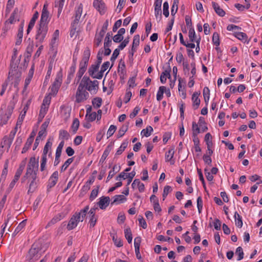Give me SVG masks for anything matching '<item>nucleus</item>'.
Listing matches in <instances>:
<instances>
[{
	"label": "nucleus",
	"mask_w": 262,
	"mask_h": 262,
	"mask_svg": "<svg viewBox=\"0 0 262 262\" xmlns=\"http://www.w3.org/2000/svg\"><path fill=\"white\" fill-rule=\"evenodd\" d=\"M139 43L140 36L138 34L135 35L134 36L131 50L129 51V58L130 60H133L134 53L136 51L137 48L139 45Z\"/></svg>",
	"instance_id": "10"
},
{
	"label": "nucleus",
	"mask_w": 262,
	"mask_h": 262,
	"mask_svg": "<svg viewBox=\"0 0 262 262\" xmlns=\"http://www.w3.org/2000/svg\"><path fill=\"white\" fill-rule=\"evenodd\" d=\"M31 182L29 184V187L28 191V193H33L37 187V183L36 182V180L30 179Z\"/></svg>",
	"instance_id": "40"
},
{
	"label": "nucleus",
	"mask_w": 262,
	"mask_h": 262,
	"mask_svg": "<svg viewBox=\"0 0 262 262\" xmlns=\"http://www.w3.org/2000/svg\"><path fill=\"white\" fill-rule=\"evenodd\" d=\"M92 102L94 108H97L101 106L102 99L100 97H95L93 99Z\"/></svg>",
	"instance_id": "39"
},
{
	"label": "nucleus",
	"mask_w": 262,
	"mask_h": 262,
	"mask_svg": "<svg viewBox=\"0 0 262 262\" xmlns=\"http://www.w3.org/2000/svg\"><path fill=\"white\" fill-rule=\"evenodd\" d=\"M124 234H125V237L126 239H127L128 243L129 244L132 243L133 237H132V231L129 227H128L124 230Z\"/></svg>",
	"instance_id": "36"
},
{
	"label": "nucleus",
	"mask_w": 262,
	"mask_h": 262,
	"mask_svg": "<svg viewBox=\"0 0 262 262\" xmlns=\"http://www.w3.org/2000/svg\"><path fill=\"white\" fill-rule=\"evenodd\" d=\"M79 126V121L78 119L75 118L73 120V123H72V124L71 126V128L72 129L73 132L74 134H75L77 132V130L78 129Z\"/></svg>",
	"instance_id": "43"
},
{
	"label": "nucleus",
	"mask_w": 262,
	"mask_h": 262,
	"mask_svg": "<svg viewBox=\"0 0 262 262\" xmlns=\"http://www.w3.org/2000/svg\"><path fill=\"white\" fill-rule=\"evenodd\" d=\"M112 239L114 243V244L118 247H121L123 246V242L120 238H118L117 236L114 235L112 237Z\"/></svg>",
	"instance_id": "54"
},
{
	"label": "nucleus",
	"mask_w": 262,
	"mask_h": 262,
	"mask_svg": "<svg viewBox=\"0 0 262 262\" xmlns=\"http://www.w3.org/2000/svg\"><path fill=\"white\" fill-rule=\"evenodd\" d=\"M33 50V44H29L26 48V52L25 53L24 56L27 58H30L32 55V53Z\"/></svg>",
	"instance_id": "45"
},
{
	"label": "nucleus",
	"mask_w": 262,
	"mask_h": 262,
	"mask_svg": "<svg viewBox=\"0 0 262 262\" xmlns=\"http://www.w3.org/2000/svg\"><path fill=\"white\" fill-rule=\"evenodd\" d=\"M235 222L236 226L241 228L243 226V221L242 216L237 213V212L235 211L234 215Z\"/></svg>",
	"instance_id": "28"
},
{
	"label": "nucleus",
	"mask_w": 262,
	"mask_h": 262,
	"mask_svg": "<svg viewBox=\"0 0 262 262\" xmlns=\"http://www.w3.org/2000/svg\"><path fill=\"white\" fill-rule=\"evenodd\" d=\"M192 134L195 136H198L200 133V128L198 126V124L195 122H192Z\"/></svg>",
	"instance_id": "51"
},
{
	"label": "nucleus",
	"mask_w": 262,
	"mask_h": 262,
	"mask_svg": "<svg viewBox=\"0 0 262 262\" xmlns=\"http://www.w3.org/2000/svg\"><path fill=\"white\" fill-rule=\"evenodd\" d=\"M235 36L238 38L239 40L245 42H249V40H248V36L247 34L245 33L239 32H236L235 34Z\"/></svg>",
	"instance_id": "33"
},
{
	"label": "nucleus",
	"mask_w": 262,
	"mask_h": 262,
	"mask_svg": "<svg viewBox=\"0 0 262 262\" xmlns=\"http://www.w3.org/2000/svg\"><path fill=\"white\" fill-rule=\"evenodd\" d=\"M110 202V198L109 196H102L100 198L99 201L97 203L99 207L101 209H105L108 206Z\"/></svg>",
	"instance_id": "15"
},
{
	"label": "nucleus",
	"mask_w": 262,
	"mask_h": 262,
	"mask_svg": "<svg viewBox=\"0 0 262 262\" xmlns=\"http://www.w3.org/2000/svg\"><path fill=\"white\" fill-rule=\"evenodd\" d=\"M172 190L171 187L170 186L166 185L164 187L163 192L162 194L163 200L164 201L167 197L168 194Z\"/></svg>",
	"instance_id": "58"
},
{
	"label": "nucleus",
	"mask_w": 262,
	"mask_h": 262,
	"mask_svg": "<svg viewBox=\"0 0 262 262\" xmlns=\"http://www.w3.org/2000/svg\"><path fill=\"white\" fill-rule=\"evenodd\" d=\"M120 50V49L117 48L114 51L113 53V54L111 57V59H110L111 61L112 62L111 68L113 67L114 62H115V60L116 59V58H117L118 55H119Z\"/></svg>",
	"instance_id": "47"
},
{
	"label": "nucleus",
	"mask_w": 262,
	"mask_h": 262,
	"mask_svg": "<svg viewBox=\"0 0 262 262\" xmlns=\"http://www.w3.org/2000/svg\"><path fill=\"white\" fill-rule=\"evenodd\" d=\"M37 172L38 171H36V169L27 168L25 174L28 176L29 179L36 180Z\"/></svg>",
	"instance_id": "24"
},
{
	"label": "nucleus",
	"mask_w": 262,
	"mask_h": 262,
	"mask_svg": "<svg viewBox=\"0 0 262 262\" xmlns=\"http://www.w3.org/2000/svg\"><path fill=\"white\" fill-rule=\"evenodd\" d=\"M95 176H91L89 180L85 183V185L82 187V190L83 191H87L90 189V185L92 184L95 181Z\"/></svg>",
	"instance_id": "27"
},
{
	"label": "nucleus",
	"mask_w": 262,
	"mask_h": 262,
	"mask_svg": "<svg viewBox=\"0 0 262 262\" xmlns=\"http://www.w3.org/2000/svg\"><path fill=\"white\" fill-rule=\"evenodd\" d=\"M128 129V123L122 125L119 129L117 135V138L122 137Z\"/></svg>",
	"instance_id": "35"
},
{
	"label": "nucleus",
	"mask_w": 262,
	"mask_h": 262,
	"mask_svg": "<svg viewBox=\"0 0 262 262\" xmlns=\"http://www.w3.org/2000/svg\"><path fill=\"white\" fill-rule=\"evenodd\" d=\"M49 15V12L48 10V5L44 4L41 12V18L39 21V26L48 27V23L50 21Z\"/></svg>",
	"instance_id": "5"
},
{
	"label": "nucleus",
	"mask_w": 262,
	"mask_h": 262,
	"mask_svg": "<svg viewBox=\"0 0 262 262\" xmlns=\"http://www.w3.org/2000/svg\"><path fill=\"white\" fill-rule=\"evenodd\" d=\"M64 216L62 213H58L55 215L47 224L46 228L48 226L54 225L57 222L60 221L63 218Z\"/></svg>",
	"instance_id": "26"
},
{
	"label": "nucleus",
	"mask_w": 262,
	"mask_h": 262,
	"mask_svg": "<svg viewBox=\"0 0 262 262\" xmlns=\"http://www.w3.org/2000/svg\"><path fill=\"white\" fill-rule=\"evenodd\" d=\"M18 12V8H15L13 13H12L10 18L8 19L9 23L12 24H13L14 22L16 21V18L15 17V16L17 15Z\"/></svg>",
	"instance_id": "50"
},
{
	"label": "nucleus",
	"mask_w": 262,
	"mask_h": 262,
	"mask_svg": "<svg viewBox=\"0 0 262 262\" xmlns=\"http://www.w3.org/2000/svg\"><path fill=\"white\" fill-rule=\"evenodd\" d=\"M163 11L164 15L167 17L169 14V5L167 2H165L163 4Z\"/></svg>",
	"instance_id": "60"
},
{
	"label": "nucleus",
	"mask_w": 262,
	"mask_h": 262,
	"mask_svg": "<svg viewBox=\"0 0 262 262\" xmlns=\"http://www.w3.org/2000/svg\"><path fill=\"white\" fill-rule=\"evenodd\" d=\"M13 70L10 71L9 72V75L8 78L5 80V81L3 83L2 85V89L0 92V96H2L4 94L6 90L7 89V88L9 82L10 81V78L12 76H14L15 75L14 73H13Z\"/></svg>",
	"instance_id": "17"
},
{
	"label": "nucleus",
	"mask_w": 262,
	"mask_h": 262,
	"mask_svg": "<svg viewBox=\"0 0 262 262\" xmlns=\"http://www.w3.org/2000/svg\"><path fill=\"white\" fill-rule=\"evenodd\" d=\"M58 180V172L54 171L50 178H49L48 184L47 185V191H49L50 189L53 187L57 183Z\"/></svg>",
	"instance_id": "13"
},
{
	"label": "nucleus",
	"mask_w": 262,
	"mask_h": 262,
	"mask_svg": "<svg viewBox=\"0 0 262 262\" xmlns=\"http://www.w3.org/2000/svg\"><path fill=\"white\" fill-rule=\"evenodd\" d=\"M90 55V49L89 47H86L83 52L82 58L79 63L80 69L86 70Z\"/></svg>",
	"instance_id": "7"
},
{
	"label": "nucleus",
	"mask_w": 262,
	"mask_h": 262,
	"mask_svg": "<svg viewBox=\"0 0 262 262\" xmlns=\"http://www.w3.org/2000/svg\"><path fill=\"white\" fill-rule=\"evenodd\" d=\"M136 172L133 170L130 173H125L124 172H121L116 178V180H120L123 179V180L127 179V186L130 184L132 182L134 177L135 176Z\"/></svg>",
	"instance_id": "11"
},
{
	"label": "nucleus",
	"mask_w": 262,
	"mask_h": 262,
	"mask_svg": "<svg viewBox=\"0 0 262 262\" xmlns=\"http://www.w3.org/2000/svg\"><path fill=\"white\" fill-rule=\"evenodd\" d=\"M99 67L100 65L96 63L95 64H92L88 70L89 75L92 77L94 75H95V73L98 71Z\"/></svg>",
	"instance_id": "29"
},
{
	"label": "nucleus",
	"mask_w": 262,
	"mask_h": 262,
	"mask_svg": "<svg viewBox=\"0 0 262 262\" xmlns=\"http://www.w3.org/2000/svg\"><path fill=\"white\" fill-rule=\"evenodd\" d=\"M34 65L33 64L29 71L27 77L25 79L26 86L27 85H29L30 84V83L32 80V78L33 77V74H34Z\"/></svg>",
	"instance_id": "34"
},
{
	"label": "nucleus",
	"mask_w": 262,
	"mask_h": 262,
	"mask_svg": "<svg viewBox=\"0 0 262 262\" xmlns=\"http://www.w3.org/2000/svg\"><path fill=\"white\" fill-rule=\"evenodd\" d=\"M93 6L101 15H103L105 13V4L102 0H94Z\"/></svg>",
	"instance_id": "12"
},
{
	"label": "nucleus",
	"mask_w": 262,
	"mask_h": 262,
	"mask_svg": "<svg viewBox=\"0 0 262 262\" xmlns=\"http://www.w3.org/2000/svg\"><path fill=\"white\" fill-rule=\"evenodd\" d=\"M90 79L89 77L84 76L79 86H81V88L82 89L85 87L86 89L91 92L93 90V89L91 86H89V83L90 82Z\"/></svg>",
	"instance_id": "19"
},
{
	"label": "nucleus",
	"mask_w": 262,
	"mask_h": 262,
	"mask_svg": "<svg viewBox=\"0 0 262 262\" xmlns=\"http://www.w3.org/2000/svg\"><path fill=\"white\" fill-rule=\"evenodd\" d=\"M47 161V155L42 154V156H41V163H40V170L41 171H43V170H45Z\"/></svg>",
	"instance_id": "52"
},
{
	"label": "nucleus",
	"mask_w": 262,
	"mask_h": 262,
	"mask_svg": "<svg viewBox=\"0 0 262 262\" xmlns=\"http://www.w3.org/2000/svg\"><path fill=\"white\" fill-rule=\"evenodd\" d=\"M41 249L37 244H33L27 255V260L35 262L41 256Z\"/></svg>",
	"instance_id": "2"
},
{
	"label": "nucleus",
	"mask_w": 262,
	"mask_h": 262,
	"mask_svg": "<svg viewBox=\"0 0 262 262\" xmlns=\"http://www.w3.org/2000/svg\"><path fill=\"white\" fill-rule=\"evenodd\" d=\"M26 225L25 223V220L23 221L21 223H20L17 227L16 228L14 233H13V235H16L19 231L21 230L23 228H24V227Z\"/></svg>",
	"instance_id": "57"
},
{
	"label": "nucleus",
	"mask_w": 262,
	"mask_h": 262,
	"mask_svg": "<svg viewBox=\"0 0 262 262\" xmlns=\"http://www.w3.org/2000/svg\"><path fill=\"white\" fill-rule=\"evenodd\" d=\"M99 186H97L96 188H95L92 190V191H91L90 196V200L91 201H93L97 197L98 192H99Z\"/></svg>",
	"instance_id": "56"
},
{
	"label": "nucleus",
	"mask_w": 262,
	"mask_h": 262,
	"mask_svg": "<svg viewBox=\"0 0 262 262\" xmlns=\"http://www.w3.org/2000/svg\"><path fill=\"white\" fill-rule=\"evenodd\" d=\"M188 33H189L188 36H189L190 41H191L192 42H194L196 36L195 35L194 29L192 27H191L189 28Z\"/></svg>",
	"instance_id": "44"
},
{
	"label": "nucleus",
	"mask_w": 262,
	"mask_h": 262,
	"mask_svg": "<svg viewBox=\"0 0 262 262\" xmlns=\"http://www.w3.org/2000/svg\"><path fill=\"white\" fill-rule=\"evenodd\" d=\"M200 93L197 92H195L192 95V107L194 110H196L199 108L201 100L199 98Z\"/></svg>",
	"instance_id": "16"
},
{
	"label": "nucleus",
	"mask_w": 262,
	"mask_h": 262,
	"mask_svg": "<svg viewBox=\"0 0 262 262\" xmlns=\"http://www.w3.org/2000/svg\"><path fill=\"white\" fill-rule=\"evenodd\" d=\"M83 89L81 88V86L78 87L76 94V102L77 103H81L88 98L89 94Z\"/></svg>",
	"instance_id": "8"
},
{
	"label": "nucleus",
	"mask_w": 262,
	"mask_h": 262,
	"mask_svg": "<svg viewBox=\"0 0 262 262\" xmlns=\"http://www.w3.org/2000/svg\"><path fill=\"white\" fill-rule=\"evenodd\" d=\"M17 54V50L16 49H13V54L11 58V68H13L14 69V71H16V69L18 68V63H17V60H16V62L14 63V61L16 60V55Z\"/></svg>",
	"instance_id": "25"
},
{
	"label": "nucleus",
	"mask_w": 262,
	"mask_h": 262,
	"mask_svg": "<svg viewBox=\"0 0 262 262\" xmlns=\"http://www.w3.org/2000/svg\"><path fill=\"white\" fill-rule=\"evenodd\" d=\"M23 36V32L20 31H18V33L17 34L16 40L15 42V45L16 46H18L21 44L22 41V38Z\"/></svg>",
	"instance_id": "62"
},
{
	"label": "nucleus",
	"mask_w": 262,
	"mask_h": 262,
	"mask_svg": "<svg viewBox=\"0 0 262 262\" xmlns=\"http://www.w3.org/2000/svg\"><path fill=\"white\" fill-rule=\"evenodd\" d=\"M212 5L214 11L219 16L223 17L225 15L226 13L225 11L220 7L217 3L212 2Z\"/></svg>",
	"instance_id": "20"
},
{
	"label": "nucleus",
	"mask_w": 262,
	"mask_h": 262,
	"mask_svg": "<svg viewBox=\"0 0 262 262\" xmlns=\"http://www.w3.org/2000/svg\"><path fill=\"white\" fill-rule=\"evenodd\" d=\"M212 42L215 46H219L220 43L219 34L217 32H214L212 35Z\"/></svg>",
	"instance_id": "48"
},
{
	"label": "nucleus",
	"mask_w": 262,
	"mask_h": 262,
	"mask_svg": "<svg viewBox=\"0 0 262 262\" xmlns=\"http://www.w3.org/2000/svg\"><path fill=\"white\" fill-rule=\"evenodd\" d=\"M105 128L104 127L101 129L97 133L96 140L98 142H99L101 140L105 135Z\"/></svg>",
	"instance_id": "63"
},
{
	"label": "nucleus",
	"mask_w": 262,
	"mask_h": 262,
	"mask_svg": "<svg viewBox=\"0 0 262 262\" xmlns=\"http://www.w3.org/2000/svg\"><path fill=\"white\" fill-rule=\"evenodd\" d=\"M65 0H55V7H58V17L60 15L64 5Z\"/></svg>",
	"instance_id": "30"
},
{
	"label": "nucleus",
	"mask_w": 262,
	"mask_h": 262,
	"mask_svg": "<svg viewBox=\"0 0 262 262\" xmlns=\"http://www.w3.org/2000/svg\"><path fill=\"white\" fill-rule=\"evenodd\" d=\"M174 147L169 149L168 151L165 153V155L166 162H169L171 165L174 164V160H172L174 154Z\"/></svg>",
	"instance_id": "18"
},
{
	"label": "nucleus",
	"mask_w": 262,
	"mask_h": 262,
	"mask_svg": "<svg viewBox=\"0 0 262 262\" xmlns=\"http://www.w3.org/2000/svg\"><path fill=\"white\" fill-rule=\"evenodd\" d=\"M198 123L200 126L201 127L202 132H205L207 130L208 127L206 126V123L204 117H200Z\"/></svg>",
	"instance_id": "37"
},
{
	"label": "nucleus",
	"mask_w": 262,
	"mask_h": 262,
	"mask_svg": "<svg viewBox=\"0 0 262 262\" xmlns=\"http://www.w3.org/2000/svg\"><path fill=\"white\" fill-rule=\"evenodd\" d=\"M166 90V87L164 86H161L159 87V90L157 94V99L158 101H160L163 97V94Z\"/></svg>",
	"instance_id": "41"
},
{
	"label": "nucleus",
	"mask_w": 262,
	"mask_h": 262,
	"mask_svg": "<svg viewBox=\"0 0 262 262\" xmlns=\"http://www.w3.org/2000/svg\"><path fill=\"white\" fill-rule=\"evenodd\" d=\"M48 31V27L39 26L35 35L36 47L42 43Z\"/></svg>",
	"instance_id": "4"
},
{
	"label": "nucleus",
	"mask_w": 262,
	"mask_h": 262,
	"mask_svg": "<svg viewBox=\"0 0 262 262\" xmlns=\"http://www.w3.org/2000/svg\"><path fill=\"white\" fill-rule=\"evenodd\" d=\"M82 12V6L81 4L78 7L75 12V18L72 23L78 25L79 19L81 17Z\"/></svg>",
	"instance_id": "21"
},
{
	"label": "nucleus",
	"mask_w": 262,
	"mask_h": 262,
	"mask_svg": "<svg viewBox=\"0 0 262 262\" xmlns=\"http://www.w3.org/2000/svg\"><path fill=\"white\" fill-rule=\"evenodd\" d=\"M62 82L61 77L59 76V74L57 75V77L56 78L55 81L52 84L50 88L51 89V92L49 93V95H56L58 93L59 89L60 87L61 84Z\"/></svg>",
	"instance_id": "9"
},
{
	"label": "nucleus",
	"mask_w": 262,
	"mask_h": 262,
	"mask_svg": "<svg viewBox=\"0 0 262 262\" xmlns=\"http://www.w3.org/2000/svg\"><path fill=\"white\" fill-rule=\"evenodd\" d=\"M116 129H117V127H116V126H115L114 125H111L110 126L108 130H107V139L109 138L110 137H111L112 136H113V135L115 132Z\"/></svg>",
	"instance_id": "59"
},
{
	"label": "nucleus",
	"mask_w": 262,
	"mask_h": 262,
	"mask_svg": "<svg viewBox=\"0 0 262 262\" xmlns=\"http://www.w3.org/2000/svg\"><path fill=\"white\" fill-rule=\"evenodd\" d=\"M129 38L130 37L129 36L126 37L125 39L123 40L122 42L119 45L118 48L120 49V50H123L129 43Z\"/></svg>",
	"instance_id": "64"
},
{
	"label": "nucleus",
	"mask_w": 262,
	"mask_h": 262,
	"mask_svg": "<svg viewBox=\"0 0 262 262\" xmlns=\"http://www.w3.org/2000/svg\"><path fill=\"white\" fill-rule=\"evenodd\" d=\"M50 139H51L49 138L48 140L47 143L45 144V146H44V148H43V153H42L43 155H47L48 152V151H49V149L51 148V147H52V142H51L50 141Z\"/></svg>",
	"instance_id": "53"
},
{
	"label": "nucleus",
	"mask_w": 262,
	"mask_h": 262,
	"mask_svg": "<svg viewBox=\"0 0 262 262\" xmlns=\"http://www.w3.org/2000/svg\"><path fill=\"white\" fill-rule=\"evenodd\" d=\"M153 131V128L151 126H148L145 129H143L141 131V134H143V135L146 137H149L151 135V133Z\"/></svg>",
	"instance_id": "46"
},
{
	"label": "nucleus",
	"mask_w": 262,
	"mask_h": 262,
	"mask_svg": "<svg viewBox=\"0 0 262 262\" xmlns=\"http://www.w3.org/2000/svg\"><path fill=\"white\" fill-rule=\"evenodd\" d=\"M179 0H174L171 8V15L174 16L177 12L178 9V4Z\"/></svg>",
	"instance_id": "42"
},
{
	"label": "nucleus",
	"mask_w": 262,
	"mask_h": 262,
	"mask_svg": "<svg viewBox=\"0 0 262 262\" xmlns=\"http://www.w3.org/2000/svg\"><path fill=\"white\" fill-rule=\"evenodd\" d=\"M15 106V103L14 102L11 101L7 106V110L6 111V112L4 113H2L1 114L0 116V125L3 126L4 125H5L7 123L9 119H10L14 108Z\"/></svg>",
	"instance_id": "3"
},
{
	"label": "nucleus",
	"mask_w": 262,
	"mask_h": 262,
	"mask_svg": "<svg viewBox=\"0 0 262 262\" xmlns=\"http://www.w3.org/2000/svg\"><path fill=\"white\" fill-rule=\"evenodd\" d=\"M26 165V161L24 160L21 161L19 164L18 168L17 169L13 180L11 182L9 185V188H13L15 183L19 180L20 176H21Z\"/></svg>",
	"instance_id": "6"
},
{
	"label": "nucleus",
	"mask_w": 262,
	"mask_h": 262,
	"mask_svg": "<svg viewBox=\"0 0 262 262\" xmlns=\"http://www.w3.org/2000/svg\"><path fill=\"white\" fill-rule=\"evenodd\" d=\"M126 200V198L123 195L119 194L116 195L114 196V200L111 203V205L113 204H119L122 203Z\"/></svg>",
	"instance_id": "23"
},
{
	"label": "nucleus",
	"mask_w": 262,
	"mask_h": 262,
	"mask_svg": "<svg viewBox=\"0 0 262 262\" xmlns=\"http://www.w3.org/2000/svg\"><path fill=\"white\" fill-rule=\"evenodd\" d=\"M70 137V134L64 129H61L59 130V138L62 140H68Z\"/></svg>",
	"instance_id": "32"
},
{
	"label": "nucleus",
	"mask_w": 262,
	"mask_h": 262,
	"mask_svg": "<svg viewBox=\"0 0 262 262\" xmlns=\"http://www.w3.org/2000/svg\"><path fill=\"white\" fill-rule=\"evenodd\" d=\"M28 168H31L36 169V171H38V161H36L35 158L34 157H31L30 159L29 162L28 164L27 167Z\"/></svg>",
	"instance_id": "22"
},
{
	"label": "nucleus",
	"mask_w": 262,
	"mask_h": 262,
	"mask_svg": "<svg viewBox=\"0 0 262 262\" xmlns=\"http://www.w3.org/2000/svg\"><path fill=\"white\" fill-rule=\"evenodd\" d=\"M89 217L90 219L89 224H90V228H93L97 221V216H96V214H94V213H88Z\"/></svg>",
	"instance_id": "31"
},
{
	"label": "nucleus",
	"mask_w": 262,
	"mask_h": 262,
	"mask_svg": "<svg viewBox=\"0 0 262 262\" xmlns=\"http://www.w3.org/2000/svg\"><path fill=\"white\" fill-rule=\"evenodd\" d=\"M8 165H9V160L7 159L5 161V162L4 164V168L3 169L2 173L1 174V178L0 179L1 180L2 179L5 180L6 179V176L7 175V173H8Z\"/></svg>",
	"instance_id": "38"
},
{
	"label": "nucleus",
	"mask_w": 262,
	"mask_h": 262,
	"mask_svg": "<svg viewBox=\"0 0 262 262\" xmlns=\"http://www.w3.org/2000/svg\"><path fill=\"white\" fill-rule=\"evenodd\" d=\"M33 141L29 139H27V142L25 143L24 147H23L21 153L24 154L27 152V151L30 148L31 145L33 143Z\"/></svg>",
	"instance_id": "55"
},
{
	"label": "nucleus",
	"mask_w": 262,
	"mask_h": 262,
	"mask_svg": "<svg viewBox=\"0 0 262 262\" xmlns=\"http://www.w3.org/2000/svg\"><path fill=\"white\" fill-rule=\"evenodd\" d=\"M167 68L163 71L164 74H165V76H166V78L171 80V77L170 75V72L171 71V67L170 66V63L169 62L167 63Z\"/></svg>",
	"instance_id": "61"
},
{
	"label": "nucleus",
	"mask_w": 262,
	"mask_h": 262,
	"mask_svg": "<svg viewBox=\"0 0 262 262\" xmlns=\"http://www.w3.org/2000/svg\"><path fill=\"white\" fill-rule=\"evenodd\" d=\"M118 73L121 79H124L125 78V76L126 75V67L125 62L122 59H121L119 61L118 68Z\"/></svg>",
	"instance_id": "14"
},
{
	"label": "nucleus",
	"mask_w": 262,
	"mask_h": 262,
	"mask_svg": "<svg viewBox=\"0 0 262 262\" xmlns=\"http://www.w3.org/2000/svg\"><path fill=\"white\" fill-rule=\"evenodd\" d=\"M89 210V206L87 205L79 212H75L69 220L67 225V229L71 230L77 227L79 222H83Z\"/></svg>",
	"instance_id": "1"
},
{
	"label": "nucleus",
	"mask_w": 262,
	"mask_h": 262,
	"mask_svg": "<svg viewBox=\"0 0 262 262\" xmlns=\"http://www.w3.org/2000/svg\"><path fill=\"white\" fill-rule=\"evenodd\" d=\"M74 160V157L69 158L62 165L61 167V171H65L69 166L73 162Z\"/></svg>",
	"instance_id": "49"
}]
</instances>
